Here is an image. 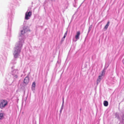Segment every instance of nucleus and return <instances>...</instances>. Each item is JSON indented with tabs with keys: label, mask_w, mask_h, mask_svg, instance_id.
<instances>
[{
	"label": "nucleus",
	"mask_w": 124,
	"mask_h": 124,
	"mask_svg": "<svg viewBox=\"0 0 124 124\" xmlns=\"http://www.w3.org/2000/svg\"><path fill=\"white\" fill-rule=\"evenodd\" d=\"M15 77L16 78H18V76L16 75H15Z\"/></svg>",
	"instance_id": "2eb2a0df"
},
{
	"label": "nucleus",
	"mask_w": 124,
	"mask_h": 124,
	"mask_svg": "<svg viewBox=\"0 0 124 124\" xmlns=\"http://www.w3.org/2000/svg\"><path fill=\"white\" fill-rule=\"evenodd\" d=\"M8 104V102L5 100H1L0 101V108L1 109L4 108Z\"/></svg>",
	"instance_id": "f03ea898"
},
{
	"label": "nucleus",
	"mask_w": 124,
	"mask_h": 124,
	"mask_svg": "<svg viewBox=\"0 0 124 124\" xmlns=\"http://www.w3.org/2000/svg\"><path fill=\"white\" fill-rule=\"evenodd\" d=\"M123 63L124 64V62H123Z\"/></svg>",
	"instance_id": "f3484780"
},
{
	"label": "nucleus",
	"mask_w": 124,
	"mask_h": 124,
	"mask_svg": "<svg viewBox=\"0 0 124 124\" xmlns=\"http://www.w3.org/2000/svg\"><path fill=\"white\" fill-rule=\"evenodd\" d=\"M35 86V82H33L32 85V86L34 87Z\"/></svg>",
	"instance_id": "4468645a"
},
{
	"label": "nucleus",
	"mask_w": 124,
	"mask_h": 124,
	"mask_svg": "<svg viewBox=\"0 0 124 124\" xmlns=\"http://www.w3.org/2000/svg\"><path fill=\"white\" fill-rule=\"evenodd\" d=\"M64 102V99L63 98V103Z\"/></svg>",
	"instance_id": "dca6fc26"
},
{
	"label": "nucleus",
	"mask_w": 124,
	"mask_h": 124,
	"mask_svg": "<svg viewBox=\"0 0 124 124\" xmlns=\"http://www.w3.org/2000/svg\"><path fill=\"white\" fill-rule=\"evenodd\" d=\"M67 33V31L65 33L64 36L63 37L62 39V40L63 41L64 40V39L66 36Z\"/></svg>",
	"instance_id": "9d476101"
},
{
	"label": "nucleus",
	"mask_w": 124,
	"mask_h": 124,
	"mask_svg": "<svg viewBox=\"0 0 124 124\" xmlns=\"http://www.w3.org/2000/svg\"><path fill=\"white\" fill-rule=\"evenodd\" d=\"M105 73V71L104 70H103L102 71V72L101 75V76H103L104 75Z\"/></svg>",
	"instance_id": "f8f14e48"
},
{
	"label": "nucleus",
	"mask_w": 124,
	"mask_h": 124,
	"mask_svg": "<svg viewBox=\"0 0 124 124\" xmlns=\"http://www.w3.org/2000/svg\"><path fill=\"white\" fill-rule=\"evenodd\" d=\"M67 33V31L65 33L64 36L63 37L62 39V40L63 41L64 40V39L66 36Z\"/></svg>",
	"instance_id": "1a4fd4ad"
},
{
	"label": "nucleus",
	"mask_w": 124,
	"mask_h": 124,
	"mask_svg": "<svg viewBox=\"0 0 124 124\" xmlns=\"http://www.w3.org/2000/svg\"><path fill=\"white\" fill-rule=\"evenodd\" d=\"M101 75H100L99 76V78L97 80V83H98L99 82H100L101 79Z\"/></svg>",
	"instance_id": "9b49d317"
},
{
	"label": "nucleus",
	"mask_w": 124,
	"mask_h": 124,
	"mask_svg": "<svg viewBox=\"0 0 124 124\" xmlns=\"http://www.w3.org/2000/svg\"><path fill=\"white\" fill-rule=\"evenodd\" d=\"M80 31H78L77 32V34L75 36V38L77 39L79 38V36L80 34Z\"/></svg>",
	"instance_id": "39448f33"
},
{
	"label": "nucleus",
	"mask_w": 124,
	"mask_h": 124,
	"mask_svg": "<svg viewBox=\"0 0 124 124\" xmlns=\"http://www.w3.org/2000/svg\"><path fill=\"white\" fill-rule=\"evenodd\" d=\"M22 46V44H20L18 45L17 44V46L15 48V51L14 52V54L15 58H17L18 55V53L20 52V48Z\"/></svg>",
	"instance_id": "f257e3e1"
},
{
	"label": "nucleus",
	"mask_w": 124,
	"mask_h": 124,
	"mask_svg": "<svg viewBox=\"0 0 124 124\" xmlns=\"http://www.w3.org/2000/svg\"><path fill=\"white\" fill-rule=\"evenodd\" d=\"M31 14V11L27 12L25 14V19L27 20H28L29 19V17H30Z\"/></svg>",
	"instance_id": "7ed1b4c3"
},
{
	"label": "nucleus",
	"mask_w": 124,
	"mask_h": 124,
	"mask_svg": "<svg viewBox=\"0 0 124 124\" xmlns=\"http://www.w3.org/2000/svg\"><path fill=\"white\" fill-rule=\"evenodd\" d=\"M110 23V22L108 21V22L107 24H106L104 28V29H106V30H107L108 27V26L109 25V24Z\"/></svg>",
	"instance_id": "423d86ee"
},
{
	"label": "nucleus",
	"mask_w": 124,
	"mask_h": 124,
	"mask_svg": "<svg viewBox=\"0 0 124 124\" xmlns=\"http://www.w3.org/2000/svg\"><path fill=\"white\" fill-rule=\"evenodd\" d=\"M4 114L3 113H0V119L1 120L4 118Z\"/></svg>",
	"instance_id": "6e6552de"
},
{
	"label": "nucleus",
	"mask_w": 124,
	"mask_h": 124,
	"mask_svg": "<svg viewBox=\"0 0 124 124\" xmlns=\"http://www.w3.org/2000/svg\"><path fill=\"white\" fill-rule=\"evenodd\" d=\"M29 78L28 76H27L24 78V82L25 84H27L29 83Z\"/></svg>",
	"instance_id": "20e7f679"
},
{
	"label": "nucleus",
	"mask_w": 124,
	"mask_h": 124,
	"mask_svg": "<svg viewBox=\"0 0 124 124\" xmlns=\"http://www.w3.org/2000/svg\"><path fill=\"white\" fill-rule=\"evenodd\" d=\"M92 25H91L89 27V31H90L92 28Z\"/></svg>",
	"instance_id": "ddd939ff"
},
{
	"label": "nucleus",
	"mask_w": 124,
	"mask_h": 124,
	"mask_svg": "<svg viewBox=\"0 0 124 124\" xmlns=\"http://www.w3.org/2000/svg\"><path fill=\"white\" fill-rule=\"evenodd\" d=\"M104 106H107L108 105V102L107 101H104L103 102Z\"/></svg>",
	"instance_id": "0eeeda50"
}]
</instances>
